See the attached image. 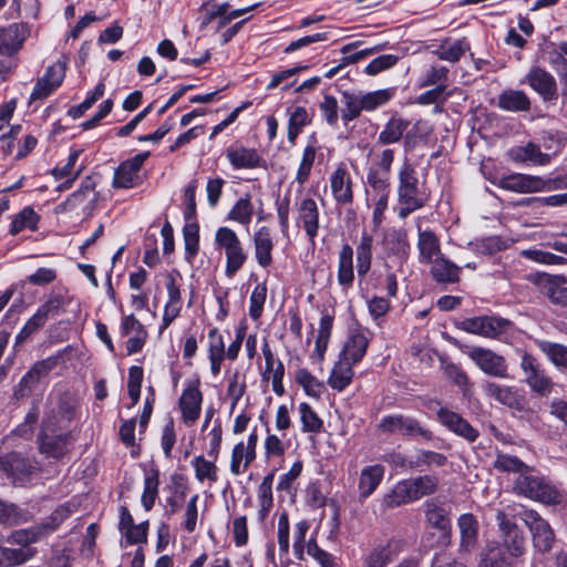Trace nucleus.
I'll return each instance as SVG.
<instances>
[{"instance_id": "e433bc0d", "label": "nucleus", "mask_w": 567, "mask_h": 567, "mask_svg": "<svg viewBox=\"0 0 567 567\" xmlns=\"http://www.w3.org/2000/svg\"><path fill=\"white\" fill-rule=\"evenodd\" d=\"M383 245L389 252L400 257H406L410 251V243L404 229H392L386 233Z\"/></svg>"}, {"instance_id": "6e6d98bb", "label": "nucleus", "mask_w": 567, "mask_h": 567, "mask_svg": "<svg viewBox=\"0 0 567 567\" xmlns=\"http://www.w3.org/2000/svg\"><path fill=\"white\" fill-rule=\"evenodd\" d=\"M302 432L320 433L323 429V422L308 403L299 405Z\"/></svg>"}, {"instance_id": "423d86ee", "label": "nucleus", "mask_w": 567, "mask_h": 567, "mask_svg": "<svg viewBox=\"0 0 567 567\" xmlns=\"http://www.w3.org/2000/svg\"><path fill=\"white\" fill-rule=\"evenodd\" d=\"M215 245L226 256L225 274L233 278L247 260V254L238 235L229 227H219L215 234Z\"/></svg>"}, {"instance_id": "de8ad7c7", "label": "nucleus", "mask_w": 567, "mask_h": 567, "mask_svg": "<svg viewBox=\"0 0 567 567\" xmlns=\"http://www.w3.org/2000/svg\"><path fill=\"white\" fill-rule=\"evenodd\" d=\"M192 465L195 470V476L196 478L203 483L205 481H208L210 483H216L218 480V468L215 464V460L208 461L203 455H198L194 457L192 461Z\"/></svg>"}, {"instance_id": "a878e982", "label": "nucleus", "mask_w": 567, "mask_h": 567, "mask_svg": "<svg viewBox=\"0 0 567 567\" xmlns=\"http://www.w3.org/2000/svg\"><path fill=\"white\" fill-rule=\"evenodd\" d=\"M471 50V43L466 38L451 40L444 39L433 51L440 60L457 63L462 56Z\"/></svg>"}, {"instance_id": "473e14b6", "label": "nucleus", "mask_w": 567, "mask_h": 567, "mask_svg": "<svg viewBox=\"0 0 567 567\" xmlns=\"http://www.w3.org/2000/svg\"><path fill=\"white\" fill-rule=\"evenodd\" d=\"M227 157L234 168H257L264 163L261 156L255 148L239 147L228 150Z\"/></svg>"}, {"instance_id": "a211bd4d", "label": "nucleus", "mask_w": 567, "mask_h": 567, "mask_svg": "<svg viewBox=\"0 0 567 567\" xmlns=\"http://www.w3.org/2000/svg\"><path fill=\"white\" fill-rule=\"evenodd\" d=\"M297 224L305 230L309 241L315 244L319 231V208L313 198L306 197L297 203Z\"/></svg>"}, {"instance_id": "c85d7f7f", "label": "nucleus", "mask_w": 567, "mask_h": 567, "mask_svg": "<svg viewBox=\"0 0 567 567\" xmlns=\"http://www.w3.org/2000/svg\"><path fill=\"white\" fill-rule=\"evenodd\" d=\"M409 124V121L400 116H392L379 133L377 144L384 146L404 141V133Z\"/></svg>"}, {"instance_id": "20e7f679", "label": "nucleus", "mask_w": 567, "mask_h": 567, "mask_svg": "<svg viewBox=\"0 0 567 567\" xmlns=\"http://www.w3.org/2000/svg\"><path fill=\"white\" fill-rule=\"evenodd\" d=\"M54 416H48L42 421L41 431L38 434L39 452L49 458L62 460L69 453V446L74 441L71 431L56 434Z\"/></svg>"}, {"instance_id": "9b49d317", "label": "nucleus", "mask_w": 567, "mask_h": 567, "mask_svg": "<svg viewBox=\"0 0 567 567\" xmlns=\"http://www.w3.org/2000/svg\"><path fill=\"white\" fill-rule=\"evenodd\" d=\"M511 324L509 320L501 317L482 316L465 319L461 323V329L468 333L497 339L509 329Z\"/></svg>"}, {"instance_id": "4d7b16f0", "label": "nucleus", "mask_w": 567, "mask_h": 567, "mask_svg": "<svg viewBox=\"0 0 567 567\" xmlns=\"http://www.w3.org/2000/svg\"><path fill=\"white\" fill-rule=\"evenodd\" d=\"M316 154L317 147L315 144H308L305 147L302 152L301 162L296 174V181L298 182V184L303 185L309 179L312 165L316 159Z\"/></svg>"}, {"instance_id": "c03bdc74", "label": "nucleus", "mask_w": 567, "mask_h": 567, "mask_svg": "<svg viewBox=\"0 0 567 567\" xmlns=\"http://www.w3.org/2000/svg\"><path fill=\"white\" fill-rule=\"evenodd\" d=\"M342 104L341 118L346 125L358 118L363 111L360 93L342 92Z\"/></svg>"}, {"instance_id": "f3484780", "label": "nucleus", "mask_w": 567, "mask_h": 567, "mask_svg": "<svg viewBox=\"0 0 567 567\" xmlns=\"http://www.w3.org/2000/svg\"><path fill=\"white\" fill-rule=\"evenodd\" d=\"M437 421L449 431L473 443L477 440L480 433L461 414L447 409L440 408L436 412Z\"/></svg>"}, {"instance_id": "37998d69", "label": "nucleus", "mask_w": 567, "mask_h": 567, "mask_svg": "<svg viewBox=\"0 0 567 567\" xmlns=\"http://www.w3.org/2000/svg\"><path fill=\"white\" fill-rule=\"evenodd\" d=\"M252 215L254 205L250 195L246 194L244 197H240L228 212L227 219L246 226L251 221Z\"/></svg>"}, {"instance_id": "338daca9", "label": "nucleus", "mask_w": 567, "mask_h": 567, "mask_svg": "<svg viewBox=\"0 0 567 567\" xmlns=\"http://www.w3.org/2000/svg\"><path fill=\"white\" fill-rule=\"evenodd\" d=\"M449 78V69L446 66H431L421 78L420 86L445 84Z\"/></svg>"}, {"instance_id": "aec40b11", "label": "nucleus", "mask_w": 567, "mask_h": 567, "mask_svg": "<svg viewBox=\"0 0 567 567\" xmlns=\"http://www.w3.org/2000/svg\"><path fill=\"white\" fill-rule=\"evenodd\" d=\"M384 473L385 468L381 464L367 465L361 470L358 481L360 502H364L377 491L384 477Z\"/></svg>"}, {"instance_id": "ea45409f", "label": "nucleus", "mask_w": 567, "mask_h": 567, "mask_svg": "<svg viewBox=\"0 0 567 567\" xmlns=\"http://www.w3.org/2000/svg\"><path fill=\"white\" fill-rule=\"evenodd\" d=\"M406 480L409 484H411L410 487L415 501L434 494L437 491L440 484L437 476L429 474Z\"/></svg>"}, {"instance_id": "603ef678", "label": "nucleus", "mask_w": 567, "mask_h": 567, "mask_svg": "<svg viewBox=\"0 0 567 567\" xmlns=\"http://www.w3.org/2000/svg\"><path fill=\"white\" fill-rule=\"evenodd\" d=\"M158 485L159 473L157 470H154L148 475H146L144 480V491L141 498L142 505L147 512H150L155 504L158 495Z\"/></svg>"}, {"instance_id": "774afa93", "label": "nucleus", "mask_w": 567, "mask_h": 567, "mask_svg": "<svg viewBox=\"0 0 567 567\" xmlns=\"http://www.w3.org/2000/svg\"><path fill=\"white\" fill-rule=\"evenodd\" d=\"M307 553L313 557L321 567H338L333 556L328 551L321 549L315 539L307 543Z\"/></svg>"}, {"instance_id": "5701e85b", "label": "nucleus", "mask_w": 567, "mask_h": 567, "mask_svg": "<svg viewBox=\"0 0 567 567\" xmlns=\"http://www.w3.org/2000/svg\"><path fill=\"white\" fill-rule=\"evenodd\" d=\"M424 507L426 523L443 536H450L452 525L449 512L444 506L435 499H430L425 502Z\"/></svg>"}, {"instance_id": "ddd939ff", "label": "nucleus", "mask_w": 567, "mask_h": 567, "mask_svg": "<svg viewBox=\"0 0 567 567\" xmlns=\"http://www.w3.org/2000/svg\"><path fill=\"white\" fill-rule=\"evenodd\" d=\"M150 152H143L122 162L114 172L112 186L114 188H133L142 183L140 171L148 158Z\"/></svg>"}, {"instance_id": "9d476101", "label": "nucleus", "mask_w": 567, "mask_h": 567, "mask_svg": "<svg viewBox=\"0 0 567 567\" xmlns=\"http://www.w3.org/2000/svg\"><path fill=\"white\" fill-rule=\"evenodd\" d=\"M467 355L485 374L499 379L509 378L506 359L491 349L473 347Z\"/></svg>"}, {"instance_id": "cd10ccee", "label": "nucleus", "mask_w": 567, "mask_h": 567, "mask_svg": "<svg viewBox=\"0 0 567 567\" xmlns=\"http://www.w3.org/2000/svg\"><path fill=\"white\" fill-rule=\"evenodd\" d=\"M337 279L338 284L346 291L353 285V249L349 244L342 245L341 250L339 251Z\"/></svg>"}, {"instance_id": "09e8293b", "label": "nucleus", "mask_w": 567, "mask_h": 567, "mask_svg": "<svg viewBox=\"0 0 567 567\" xmlns=\"http://www.w3.org/2000/svg\"><path fill=\"white\" fill-rule=\"evenodd\" d=\"M186 260L192 262L199 250V226L197 223H188L183 228Z\"/></svg>"}, {"instance_id": "4468645a", "label": "nucleus", "mask_w": 567, "mask_h": 567, "mask_svg": "<svg viewBox=\"0 0 567 567\" xmlns=\"http://www.w3.org/2000/svg\"><path fill=\"white\" fill-rule=\"evenodd\" d=\"M329 181L334 202L342 206L352 205L354 200L353 181L344 163L338 164Z\"/></svg>"}, {"instance_id": "6e6552de", "label": "nucleus", "mask_w": 567, "mask_h": 567, "mask_svg": "<svg viewBox=\"0 0 567 567\" xmlns=\"http://www.w3.org/2000/svg\"><path fill=\"white\" fill-rule=\"evenodd\" d=\"M519 367L524 374V381L532 392L539 396H547L551 393L555 383L546 374V371L533 354L524 352L520 358Z\"/></svg>"}, {"instance_id": "bf43d9fd", "label": "nucleus", "mask_w": 567, "mask_h": 567, "mask_svg": "<svg viewBox=\"0 0 567 567\" xmlns=\"http://www.w3.org/2000/svg\"><path fill=\"white\" fill-rule=\"evenodd\" d=\"M296 381L303 388L305 392L312 398H320L323 383L312 375L307 369H299L296 373Z\"/></svg>"}, {"instance_id": "c9c22d12", "label": "nucleus", "mask_w": 567, "mask_h": 567, "mask_svg": "<svg viewBox=\"0 0 567 567\" xmlns=\"http://www.w3.org/2000/svg\"><path fill=\"white\" fill-rule=\"evenodd\" d=\"M352 365L350 361L340 358L328 378V384L333 390L343 391L351 383L354 375Z\"/></svg>"}, {"instance_id": "13d9d810", "label": "nucleus", "mask_w": 567, "mask_h": 567, "mask_svg": "<svg viewBox=\"0 0 567 567\" xmlns=\"http://www.w3.org/2000/svg\"><path fill=\"white\" fill-rule=\"evenodd\" d=\"M27 512L12 503L0 501V524L18 525L27 522Z\"/></svg>"}, {"instance_id": "b1692460", "label": "nucleus", "mask_w": 567, "mask_h": 567, "mask_svg": "<svg viewBox=\"0 0 567 567\" xmlns=\"http://www.w3.org/2000/svg\"><path fill=\"white\" fill-rule=\"evenodd\" d=\"M255 257L259 266L267 268L272 264L274 240L267 226L260 227L252 238Z\"/></svg>"}, {"instance_id": "bb28decb", "label": "nucleus", "mask_w": 567, "mask_h": 567, "mask_svg": "<svg viewBox=\"0 0 567 567\" xmlns=\"http://www.w3.org/2000/svg\"><path fill=\"white\" fill-rule=\"evenodd\" d=\"M431 275L436 282L455 284L460 280L461 267L440 255L432 262Z\"/></svg>"}, {"instance_id": "2f4dec72", "label": "nucleus", "mask_w": 567, "mask_h": 567, "mask_svg": "<svg viewBox=\"0 0 567 567\" xmlns=\"http://www.w3.org/2000/svg\"><path fill=\"white\" fill-rule=\"evenodd\" d=\"M408 480L399 481L382 497V506L384 508H395L402 505L415 502Z\"/></svg>"}, {"instance_id": "4c0bfd02", "label": "nucleus", "mask_w": 567, "mask_h": 567, "mask_svg": "<svg viewBox=\"0 0 567 567\" xmlns=\"http://www.w3.org/2000/svg\"><path fill=\"white\" fill-rule=\"evenodd\" d=\"M372 243V236L363 233L357 246V271L360 278L364 277L371 269Z\"/></svg>"}, {"instance_id": "7c9ffc66", "label": "nucleus", "mask_w": 567, "mask_h": 567, "mask_svg": "<svg viewBox=\"0 0 567 567\" xmlns=\"http://www.w3.org/2000/svg\"><path fill=\"white\" fill-rule=\"evenodd\" d=\"M458 527L461 533L460 548L471 551L475 548L478 536V524L473 514L466 513L460 516Z\"/></svg>"}, {"instance_id": "7ed1b4c3", "label": "nucleus", "mask_w": 567, "mask_h": 567, "mask_svg": "<svg viewBox=\"0 0 567 567\" xmlns=\"http://www.w3.org/2000/svg\"><path fill=\"white\" fill-rule=\"evenodd\" d=\"M398 177V216L404 219L413 212L422 208L425 205V199L421 196L416 172L408 159L402 164Z\"/></svg>"}, {"instance_id": "72a5a7b5", "label": "nucleus", "mask_w": 567, "mask_h": 567, "mask_svg": "<svg viewBox=\"0 0 567 567\" xmlns=\"http://www.w3.org/2000/svg\"><path fill=\"white\" fill-rule=\"evenodd\" d=\"M37 549L31 546L10 548L0 547V567L20 566L37 555Z\"/></svg>"}, {"instance_id": "6ab92c4d", "label": "nucleus", "mask_w": 567, "mask_h": 567, "mask_svg": "<svg viewBox=\"0 0 567 567\" xmlns=\"http://www.w3.org/2000/svg\"><path fill=\"white\" fill-rule=\"evenodd\" d=\"M59 357L52 355L35 362L31 369L22 377L16 394L24 396L31 391L44 377H47L58 364Z\"/></svg>"}, {"instance_id": "1a4fd4ad", "label": "nucleus", "mask_w": 567, "mask_h": 567, "mask_svg": "<svg viewBox=\"0 0 567 567\" xmlns=\"http://www.w3.org/2000/svg\"><path fill=\"white\" fill-rule=\"evenodd\" d=\"M518 516L529 528L534 546L542 553L549 551L553 547L555 536L548 522L535 509H523L518 513Z\"/></svg>"}, {"instance_id": "e2e57ef3", "label": "nucleus", "mask_w": 567, "mask_h": 567, "mask_svg": "<svg viewBox=\"0 0 567 567\" xmlns=\"http://www.w3.org/2000/svg\"><path fill=\"white\" fill-rule=\"evenodd\" d=\"M266 297H267L266 284L265 282L258 284L254 288V290L250 295V299H249V303H250L249 305V316L252 320H258L261 317Z\"/></svg>"}, {"instance_id": "2eb2a0df", "label": "nucleus", "mask_w": 567, "mask_h": 567, "mask_svg": "<svg viewBox=\"0 0 567 567\" xmlns=\"http://www.w3.org/2000/svg\"><path fill=\"white\" fill-rule=\"evenodd\" d=\"M203 394L199 390V379L190 381L179 399V409L185 424H194L200 415Z\"/></svg>"}, {"instance_id": "864d4df0", "label": "nucleus", "mask_w": 567, "mask_h": 567, "mask_svg": "<svg viewBox=\"0 0 567 567\" xmlns=\"http://www.w3.org/2000/svg\"><path fill=\"white\" fill-rule=\"evenodd\" d=\"M537 346L539 350L557 367L567 365V347L560 343L550 341H538Z\"/></svg>"}, {"instance_id": "4be33fe9", "label": "nucleus", "mask_w": 567, "mask_h": 567, "mask_svg": "<svg viewBox=\"0 0 567 567\" xmlns=\"http://www.w3.org/2000/svg\"><path fill=\"white\" fill-rule=\"evenodd\" d=\"M417 250H419V261L421 264H430L442 255L440 239L435 235L434 231L426 229L422 230L420 226H417Z\"/></svg>"}, {"instance_id": "412c9836", "label": "nucleus", "mask_w": 567, "mask_h": 567, "mask_svg": "<svg viewBox=\"0 0 567 567\" xmlns=\"http://www.w3.org/2000/svg\"><path fill=\"white\" fill-rule=\"evenodd\" d=\"M27 38L24 24L12 23L0 29V54L11 56L17 53Z\"/></svg>"}, {"instance_id": "0eeeda50", "label": "nucleus", "mask_w": 567, "mask_h": 567, "mask_svg": "<svg viewBox=\"0 0 567 567\" xmlns=\"http://www.w3.org/2000/svg\"><path fill=\"white\" fill-rule=\"evenodd\" d=\"M70 514L71 512L66 506H60L42 523L29 528L14 530L9 540L21 547L30 546L54 532L64 522V519L70 516Z\"/></svg>"}, {"instance_id": "680f3d73", "label": "nucleus", "mask_w": 567, "mask_h": 567, "mask_svg": "<svg viewBox=\"0 0 567 567\" xmlns=\"http://www.w3.org/2000/svg\"><path fill=\"white\" fill-rule=\"evenodd\" d=\"M367 181L378 196H390V174L371 168L368 172Z\"/></svg>"}, {"instance_id": "f03ea898", "label": "nucleus", "mask_w": 567, "mask_h": 567, "mask_svg": "<svg viewBox=\"0 0 567 567\" xmlns=\"http://www.w3.org/2000/svg\"><path fill=\"white\" fill-rule=\"evenodd\" d=\"M0 471L13 486L24 487L42 472V467L35 457L11 451L0 455Z\"/></svg>"}, {"instance_id": "5fc2aeb1", "label": "nucleus", "mask_w": 567, "mask_h": 567, "mask_svg": "<svg viewBox=\"0 0 567 567\" xmlns=\"http://www.w3.org/2000/svg\"><path fill=\"white\" fill-rule=\"evenodd\" d=\"M393 96L390 89L377 90L368 93H360L362 109L365 112H372L378 107L385 105Z\"/></svg>"}, {"instance_id": "39448f33", "label": "nucleus", "mask_w": 567, "mask_h": 567, "mask_svg": "<svg viewBox=\"0 0 567 567\" xmlns=\"http://www.w3.org/2000/svg\"><path fill=\"white\" fill-rule=\"evenodd\" d=\"M378 429L382 433L401 435L412 440L430 442L434 439L433 432L417 419L405 414H390L381 419Z\"/></svg>"}, {"instance_id": "f257e3e1", "label": "nucleus", "mask_w": 567, "mask_h": 567, "mask_svg": "<svg viewBox=\"0 0 567 567\" xmlns=\"http://www.w3.org/2000/svg\"><path fill=\"white\" fill-rule=\"evenodd\" d=\"M513 489L517 495L544 505H559L565 499L564 492L533 466L515 478Z\"/></svg>"}, {"instance_id": "a18cd8bd", "label": "nucleus", "mask_w": 567, "mask_h": 567, "mask_svg": "<svg viewBox=\"0 0 567 567\" xmlns=\"http://www.w3.org/2000/svg\"><path fill=\"white\" fill-rule=\"evenodd\" d=\"M493 465L498 472L515 473L517 476H520L522 473H525L529 467V465L525 464L517 456L505 453H498Z\"/></svg>"}, {"instance_id": "3c124183", "label": "nucleus", "mask_w": 567, "mask_h": 567, "mask_svg": "<svg viewBox=\"0 0 567 567\" xmlns=\"http://www.w3.org/2000/svg\"><path fill=\"white\" fill-rule=\"evenodd\" d=\"M443 371L445 377L453 384L458 386L464 395L470 391L472 383L470 381L467 373L463 370V368L460 364L453 362H444Z\"/></svg>"}, {"instance_id": "c756f323", "label": "nucleus", "mask_w": 567, "mask_h": 567, "mask_svg": "<svg viewBox=\"0 0 567 567\" xmlns=\"http://www.w3.org/2000/svg\"><path fill=\"white\" fill-rule=\"evenodd\" d=\"M433 134V126L426 120H417L404 133L403 147L406 153L414 151L419 144H426Z\"/></svg>"}, {"instance_id": "f8f14e48", "label": "nucleus", "mask_w": 567, "mask_h": 567, "mask_svg": "<svg viewBox=\"0 0 567 567\" xmlns=\"http://www.w3.org/2000/svg\"><path fill=\"white\" fill-rule=\"evenodd\" d=\"M522 83H527L545 103H555L558 99L556 79L544 68L532 66Z\"/></svg>"}, {"instance_id": "052dcab7", "label": "nucleus", "mask_w": 567, "mask_h": 567, "mask_svg": "<svg viewBox=\"0 0 567 567\" xmlns=\"http://www.w3.org/2000/svg\"><path fill=\"white\" fill-rule=\"evenodd\" d=\"M447 464V457L439 452L430 450H420L413 460V470L422 466L431 467L435 465L437 467L445 466Z\"/></svg>"}, {"instance_id": "0e129e2a", "label": "nucleus", "mask_w": 567, "mask_h": 567, "mask_svg": "<svg viewBox=\"0 0 567 567\" xmlns=\"http://www.w3.org/2000/svg\"><path fill=\"white\" fill-rule=\"evenodd\" d=\"M48 319L40 313L38 310L35 313L25 322V324L22 327L20 332L16 337L17 343H22L27 339H29L32 334L38 332L44 324L47 323Z\"/></svg>"}, {"instance_id": "58836bf2", "label": "nucleus", "mask_w": 567, "mask_h": 567, "mask_svg": "<svg viewBox=\"0 0 567 567\" xmlns=\"http://www.w3.org/2000/svg\"><path fill=\"white\" fill-rule=\"evenodd\" d=\"M512 161L516 163L534 162L536 164H546L548 156L540 152L539 146L528 143L526 146L514 147L508 152Z\"/></svg>"}, {"instance_id": "393cba45", "label": "nucleus", "mask_w": 567, "mask_h": 567, "mask_svg": "<svg viewBox=\"0 0 567 567\" xmlns=\"http://www.w3.org/2000/svg\"><path fill=\"white\" fill-rule=\"evenodd\" d=\"M497 106L507 112H528L532 107V102L524 91L507 89L498 95Z\"/></svg>"}, {"instance_id": "a19ab883", "label": "nucleus", "mask_w": 567, "mask_h": 567, "mask_svg": "<svg viewBox=\"0 0 567 567\" xmlns=\"http://www.w3.org/2000/svg\"><path fill=\"white\" fill-rule=\"evenodd\" d=\"M39 220L40 216L34 212V209L31 206H27L13 217L9 233L12 236H16L23 229L35 231L38 229Z\"/></svg>"}, {"instance_id": "8fccbe9b", "label": "nucleus", "mask_w": 567, "mask_h": 567, "mask_svg": "<svg viewBox=\"0 0 567 567\" xmlns=\"http://www.w3.org/2000/svg\"><path fill=\"white\" fill-rule=\"evenodd\" d=\"M289 534H290V525L288 515L286 513L281 514L278 519V545H279V556L281 561V567H288L289 559Z\"/></svg>"}, {"instance_id": "79ce46f5", "label": "nucleus", "mask_w": 567, "mask_h": 567, "mask_svg": "<svg viewBox=\"0 0 567 567\" xmlns=\"http://www.w3.org/2000/svg\"><path fill=\"white\" fill-rule=\"evenodd\" d=\"M71 302L68 292L63 291H51L45 301L38 308V311L42 313L48 320L50 317H55Z\"/></svg>"}, {"instance_id": "f704fd0d", "label": "nucleus", "mask_w": 567, "mask_h": 567, "mask_svg": "<svg viewBox=\"0 0 567 567\" xmlns=\"http://www.w3.org/2000/svg\"><path fill=\"white\" fill-rule=\"evenodd\" d=\"M368 344L369 341L363 333H353L344 343L340 358L355 364L365 355Z\"/></svg>"}, {"instance_id": "69168bd1", "label": "nucleus", "mask_w": 567, "mask_h": 567, "mask_svg": "<svg viewBox=\"0 0 567 567\" xmlns=\"http://www.w3.org/2000/svg\"><path fill=\"white\" fill-rule=\"evenodd\" d=\"M498 403L519 412L525 410L526 404L524 395L519 394L518 390L511 385H504Z\"/></svg>"}, {"instance_id": "dca6fc26", "label": "nucleus", "mask_w": 567, "mask_h": 567, "mask_svg": "<svg viewBox=\"0 0 567 567\" xmlns=\"http://www.w3.org/2000/svg\"><path fill=\"white\" fill-rule=\"evenodd\" d=\"M496 185L505 190L527 194L546 189L547 182L539 176L513 173L499 177Z\"/></svg>"}, {"instance_id": "49530a36", "label": "nucleus", "mask_w": 567, "mask_h": 567, "mask_svg": "<svg viewBox=\"0 0 567 567\" xmlns=\"http://www.w3.org/2000/svg\"><path fill=\"white\" fill-rule=\"evenodd\" d=\"M394 559L390 545H380L371 549L363 558V567H386Z\"/></svg>"}]
</instances>
